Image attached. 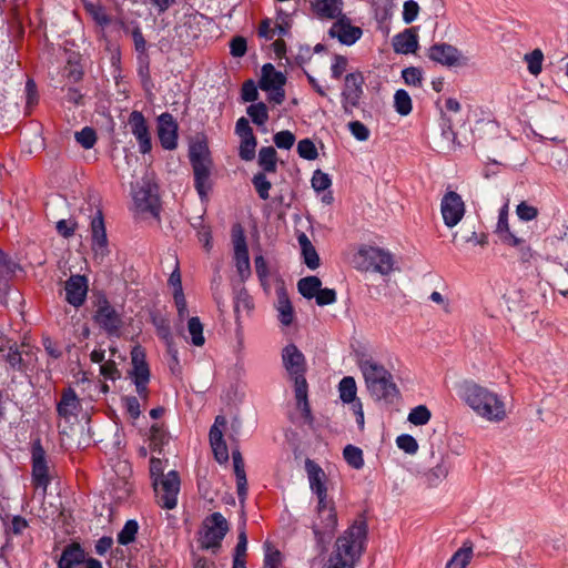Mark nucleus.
Here are the masks:
<instances>
[{"instance_id":"69168bd1","label":"nucleus","mask_w":568,"mask_h":568,"mask_svg":"<svg viewBox=\"0 0 568 568\" xmlns=\"http://www.w3.org/2000/svg\"><path fill=\"white\" fill-rule=\"evenodd\" d=\"M235 266L239 275L244 281L251 275V264L248 252L234 254Z\"/></svg>"},{"instance_id":"4c0bfd02","label":"nucleus","mask_w":568,"mask_h":568,"mask_svg":"<svg viewBox=\"0 0 568 568\" xmlns=\"http://www.w3.org/2000/svg\"><path fill=\"white\" fill-rule=\"evenodd\" d=\"M3 358L9 365L10 369L20 373L27 372L28 365L22 358L21 352L19 351V347L16 343L9 346L7 353L3 354Z\"/></svg>"},{"instance_id":"603ef678","label":"nucleus","mask_w":568,"mask_h":568,"mask_svg":"<svg viewBox=\"0 0 568 568\" xmlns=\"http://www.w3.org/2000/svg\"><path fill=\"white\" fill-rule=\"evenodd\" d=\"M311 183L317 195H321V201L324 204L329 205L333 203L334 196L329 190L332 180H311Z\"/></svg>"},{"instance_id":"9d476101","label":"nucleus","mask_w":568,"mask_h":568,"mask_svg":"<svg viewBox=\"0 0 568 568\" xmlns=\"http://www.w3.org/2000/svg\"><path fill=\"white\" fill-rule=\"evenodd\" d=\"M282 363L291 381L294 382V387L307 384L305 377L307 371L306 359L295 344L290 343L282 349Z\"/></svg>"},{"instance_id":"c756f323","label":"nucleus","mask_w":568,"mask_h":568,"mask_svg":"<svg viewBox=\"0 0 568 568\" xmlns=\"http://www.w3.org/2000/svg\"><path fill=\"white\" fill-rule=\"evenodd\" d=\"M277 295V304L276 310L278 311V321L284 326H290L294 321V308L292 302L288 297L287 291L282 283L281 286L276 288Z\"/></svg>"},{"instance_id":"20e7f679","label":"nucleus","mask_w":568,"mask_h":568,"mask_svg":"<svg viewBox=\"0 0 568 568\" xmlns=\"http://www.w3.org/2000/svg\"><path fill=\"white\" fill-rule=\"evenodd\" d=\"M355 267L362 272L389 275L394 271V255L386 248L363 244L353 256Z\"/></svg>"},{"instance_id":"473e14b6","label":"nucleus","mask_w":568,"mask_h":568,"mask_svg":"<svg viewBox=\"0 0 568 568\" xmlns=\"http://www.w3.org/2000/svg\"><path fill=\"white\" fill-rule=\"evenodd\" d=\"M150 448L159 455L163 454L164 446L170 442V434L164 424L155 423L150 427Z\"/></svg>"},{"instance_id":"f8f14e48","label":"nucleus","mask_w":568,"mask_h":568,"mask_svg":"<svg viewBox=\"0 0 568 568\" xmlns=\"http://www.w3.org/2000/svg\"><path fill=\"white\" fill-rule=\"evenodd\" d=\"M128 124L136 139L139 151L142 154L150 153L152 151V136L144 114L141 111H132L129 115Z\"/></svg>"},{"instance_id":"a878e982","label":"nucleus","mask_w":568,"mask_h":568,"mask_svg":"<svg viewBox=\"0 0 568 568\" xmlns=\"http://www.w3.org/2000/svg\"><path fill=\"white\" fill-rule=\"evenodd\" d=\"M81 409L80 399L72 387H67L61 393V398L57 404L58 416L69 419L70 416L77 415Z\"/></svg>"},{"instance_id":"49530a36","label":"nucleus","mask_w":568,"mask_h":568,"mask_svg":"<svg viewBox=\"0 0 568 568\" xmlns=\"http://www.w3.org/2000/svg\"><path fill=\"white\" fill-rule=\"evenodd\" d=\"M295 398L297 407L301 409L302 415L305 419H313L311 406L308 403V384L294 387Z\"/></svg>"},{"instance_id":"f3484780","label":"nucleus","mask_w":568,"mask_h":568,"mask_svg":"<svg viewBox=\"0 0 568 568\" xmlns=\"http://www.w3.org/2000/svg\"><path fill=\"white\" fill-rule=\"evenodd\" d=\"M20 268V264L0 248V305L7 306L11 281Z\"/></svg>"},{"instance_id":"6e6552de","label":"nucleus","mask_w":568,"mask_h":568,"mask_svg":"<svg viewBox=\"0 0 568 568\" xmlns=\"http://www.w3.org/2000/svg\"><path fill=\"white\" fill-rule=\"evenodd\" d=\"M189 160L193 170V178H210L213 159L205 132H196L190 139Z\"/></svg>"},{"instance_id":"13d9d810","label":"nucleus","mask_w":568,"mask_h":568,"mask_svg":"<svg viewBox=\"0 0 568 568\" xmlns=\"http://www.w3.org/2000/svg\"><path fill=\"white\" fill-rule=\"evenodd\" d=\"M525 61L528 65V71L532 75H538L542 69L544 54L540 49H535L525 55Z\"/></svg>"},{"instance_id":"aec40b11","label":"nucleus","mask_w":568,"mask_h":568,"mask_svg":"<svg viewBox=\"0 0 568 568\" xmlns=\"http://www.w3.org/2000/svg\"><path fill=\"white\" fill-rule=\"evenodd\" d=\"M91 247L95 254L105 256L110 253L108 248V236L104 224V217L101 210H98L95 215L91 220Z\"/></svg>"},{"instance_id":"2f4dec72","label":"nucleus","mask_w":568,"mask_h":568,"mask_svg":"<svg viewBox=\"0 0 568 568\" xmlns=\"http://www.w3.org/2000/svg\"><path fill=\"white\" fill-rule=\"evenodd\" d=\"M64 77L71 83H79L83 80L84 69L80 52L69 51L67 63L64 65Z\"/></svg>"},{"instance_id":"bf43d9fd","label":"nucleus","mask_w":568,"mask_h":568,"mask_svg":"<svg viewBox=\"0 0 568 568\" xmlns=\"http://www.w3.org/2000/svg\"><path fill=\"white\" fill-rule=\"evenodd\" d=\"M251 311L253 308V301L245 287H242L234 297V313L236 318L241 310Z\"/></svg>"},{"instance_id":"b1692460","label":"nucleus","mask_w":568,"mask_h":568,"mask_svg":"<svg viewBox=\"0 0 568 568\" xmlns=\"http://www.w3.org/2000/svg\"><path fill=\"white\" fill-rule=\"evenodd\" d=\"M85 550L78 541H71L62 549L57 560L58 568H77L85 560Z\"/></svg>"},{"instance_id":"6ab92c4d","label":"nucleus","mask_w":568,"mask_h":568,"mask_svg":"<svg viewBox=\"0 0 568 568\" xmlns=\"http://www.w3.org/2000/svg\"><path fill=\"white\" fill-rule=\"evenodd\" d=\"M305 469L308 476L310 488L312 493L316 495L317 501H320L323 508L324 501L328 500L326 486L327 476L323 468L310 458L305 460Z\"/></svg>"},{"instance_id":"2eb2a0df","label":"nucleus","mask_w":568,"mask_h":568,"mask_svg":"<svg viewBox=\"0 0 568 568\" xmlns=\"http://www.w3.org/2000/svg\"><path fill=\"white\" fill-rule=\"evenodd\" d=\"M93 322L106 333L109 337H120L123 320L121 314L113 307L95 310L92 315Z\"/></svg>"},{"instance_id":"a211bd4d","label":"nucleus","mask_w":568,"mask_h":568,"mask_svg":"<svg viewBox=\"0 0 568 568\" xmlns=\"http://www.w3.org/2000/svg\"><path fill=\"white\" fill-rule=\"evenodd\" d=\"M65 301L75 308L81 307L88 295L89 280L85 275L72 274L64 282Z\"/></svg>"},{"instance_id":"dca6fc26","label":"nucleus","mask_w":568,"mask_h":568,"mask_svg":"<svg viewBox=\"0 0 568 568\" xmlns=\"http://www.w3.org/2000/svg\"><path fill=\"white\" fill-rule=\"evenodd\" d=\"M440 209L444 223L448 227L457 225L465 213V205L462 196L455 191H447L442 200Z\"/></svg>"},{"instance_id":"e433bc0d","label":"nucleus","mask_w":568,"mask_h":568,"mask_svg":"<svg viewBox=\"0 0 568 568\" xmlns=\"http://www.w3.org/2000/svg\"><path fill=\"white\" fill-rule=\"evenodd\" d=\"M339 398L345 404H355L359 400L356 396L357 386L354 377L345 376L338 384Z\"/></svg>"},{"instance_id":"0e129e2a","label":"nucleus","mask_w":568,"mask_h":568,"mask_svg":"<svg viewBox=\"0 0 568 568\" xmlns=\"http://www.w3.org/2000/svg\"><path fill=\"white\" fill-rule=\"evenodd\" d=\"M297 153L305 160H315L318 156L317 148L311 139H303L297 143Z\"/></svg>"},{"instance_id":"4d7b16f0","label":"nucleus","mask_w":568,"mask_h":568,"mask_svg":"<svg viewBox=\"0 0 568 568\" xmlns=\"http://www.w3.org/2000/svg\"><path fill=\"white\" fill-rule=\"evenodd\" d=\"M430 417V410L425 405H418L409 412L407 419L415 426H423L429 422Z\"/></svg>"},{"instance_id":"412c9836","label":"nucleus","mask_w":568,"mask_h":568,"mask_svg":"<svg viewBox=\"0 0 568 568\" xmlns=\"http://www.w3.org/2000/svg\"><path fill=\"white\" fill-rule=\"evenodd\" d=\"M329 34L337 37L341 43L352 45L362 37L363 30L352 26L349 19L342 16L329 29Z\"/></svg>"},{"instance_id":"c03bdc74","label":"nucleus","mask_w":568,"mask_h":568,"mask_svg":"<svg viewBox=\"0 0 568 568\" xmlns=\"http://www.w3.org/2000/svg\"><path fill=\"white\" fill-rule=\"evenodd\" d=\"M277 153L273 146H263L258 152V164L268 173H273L276 169Z\"/></svg>"},{"instance_id":"7c9ffc66","label":"nucleus","mask_w":568,"mask_h":568,"mask_svg":"<svg viewBox=\"0 0 568 568\" xmlns=\"http://www.w3.org/2000/svg\"><path fill=\"white\" fill-rule=\"evenodd\" d=\"M210 445L213 450L215 460L219 464H225L229 462V449L223 438V432L216 426H211L209 433Z\"/></svg>"},{"instance_id":"c9c22d12","label":"nucleus","mask_w":568,"mask_h":568,"mask_svg":"<svg viewBox=\"0 0 568 568\" xmlns=\"http://www.w3.org/2000/svg\"><path fill=\"white\" fill-rule=\"evenodd\" d=\"M321 286L322 281L315 275L303 277L297 282L298 293L306 300L315 298Z\"/></svg>"},{"instance_id":"cd10ccee","label":"nucleus","mask_w":568,"mask_h":568,"mask_svg":"<svg viewBox=\"0 0 568 568\" xmlns=\"http://www.w3.org/2000/svg\"><path fill=\"white\" fill-rule=\"evenodd\" d=\"M311 9L318 19L333 20L339 19L343 10L342 0H314Z\"/></svg>"},{"instance_id":"7ed1b4c3","label":"nucleus","mask_w":568,"mask_h":568,"mask_svg":"<svg viewBox=\"0 0 568 568\" xmlns=\"http://www.w3.org/2000/svg\"><path fill=\"white\" fill-rule=\"evenodd\" d=\"M358 366L363 373L366 387L375 400L393 404L400 397V392L393 381L392 373L384 365L369 359H362Z\"/></svg>"},{"instance_id":"338daca9","label":"nucleus","mask_w":568,"mask_h":568,"mask_svg":"<svg viewBox=\"0 0 568 568\" xmlns=\"http://www.w3.org/2000/svg\"><path fill=\"white\" fill-rule=\"evenodd\" d=\"M164 476L163 460L158 457H151L150 459V478L152 479V486L158 493L159 480Z\"/></svg>"},{"instance_id":"58836bf2","label":"nucleus","mask_w":568,"mask_h":568,"mask_svg":"<svg viewBox=\"0 0 568 568\" xmlns=\"http://www.w3.org/2000/svg\"><path fill=\"white\" fill-rule=\"evenodd\" d=\"M203 19H205L204 14L200 13L192 7L187 9V11L184 13L183 26L187 27L191 30V33L187 34L189 37L193 39L199 38L201 33L200 24Z\"/></svg>"},{"instance_id":"37998d69","label":"nucleus","mask_w":568,"mask_h":568,"mask_svg":"<svg viewBox=\"0 0 568 568\" xmlns=\"http://www.w3.org/2000/svg\"><path fill=\"white\" fill-rule=\"evenodd\" d=\"M343 457L347 465L354 469L358 470L364 467L363 450L357 446L352 444L346 445L343 449Z\"/></svg>"},{"instance_id":"393cba45","label":"nucleus","mask_w":568,"mask_h":568,"mask_svg":"<svg viewBox=\"0 0 568 568\" xmlns=\"http://www.w3.org/2000/svg\"><path fill=\"white\" fill-rule=\"evenodd\" d=\"M392 44L396 53H416L419 48L416 28H408L396 34Z\"/></svg>"},{"instance_id":"39448f33","label":"nucleus","mask_w":568,"mask_h":568,"mask_svg":"<svg viewBox=\"0 0 568 568\" xmlns=\"http://www.w3.org/2000/svg\"><path fill=\"white\" fill-rule=\"evenodd\" d=\"M316 511L317 517L312 524V530L318 554L324 555L337 528V513L333 500H325L323 508L317 501Z\"/></svg>"},{"instance_id":"4be33fe9","label":"nucleus","mask_w":568,"mask_h":568,"mask_svg":"<svg viewBox=\"0 0 568 568\" xmlns=\"http://www.w3.org/2000/svg\"><path fill=\"white\" fill-rule=\"evenodd\" d=\"M145 351L141 345H135L131 349L132 369L129 371V377L133 383L150 381L151 372L146 362Z\"/></svg>"},{"instance_id":"f704fd0d","label":"nucleus","mask_w":568,"mask_h":568,"mask_svg":"<svg viewBox=\"0 0 568 568\" xmlns=\"http://www.w3.org/2000/svg\"><path fill=\"white\" fill-rule=\"evenodd\" d=\"M473 557V544L465 541L448 560L445 568H466Z\"/></svg>"},{"instance_id":"4468645a","label":"nucleus","mask_w":568,"mask_h":568,"mask_svg":"<svg viewBox=\"0 0 568 568\" xmlns=\"http://www.w3.org/2000/svg\"><path fill=\"white\" fill-rule=\"evenodd\" d=\"M159 485L161 486L162 491L159 505L169 510L175 508L181 487L180 474L176 470H170L165 476L160 478Z\"/></svg>"},{"instance_id":"3c124183","label":"nucleus","mask_w":568,"mask_h":568,"mask_svg":"<svg viewBox=\"0 0 568 568\" xmlns=\"http://www.w3.org/2000/svg\"><path fill=\"white\" fill-rule=\"evenodd\" d=\"M232 243L235 253L248 252L246 236L243 226L240 223H235L231 230Z\"/></svg>"},{"instance_id":"6e6d98bb","label":"nucleus","mask_w":568,"mask_h":568,"mask_svg":"<svg viewBox=\"0 0 568 568\" xmlns=\"http://www.w3.org/2000/svg\"><path fill=\"white\" fill-rule=\"evenodd\" d=\"M136 53V65L151 67V57L149 53L150 44L145 38H139L138 42L133 43Z\"/></svg>"},{"instance_id":"a18cd8bd","label":"nucleus","mask_w":568,"mask_h":568,"mask_svg":"<svg viewBox=\"0 0 568 568\" xmlns=\"http://www.w3.org/2000/svg\"><path fill=\"white\" fill-rule=\"evenodd\" d=\"M139 524L135 519H129L118 534V542L122 546L132 544L138 535Z\"/></svg>"},{"instance_id":"8fccbe9b","label":"nucleus","mask_w":568,"mask_h":568,"mask_svg":"<svg viewBox=\"0 0 568 568\" xmlns=\"http://www.w3.org/2000/svg\"><path fill=\"white\" fill-rule=\"evenodd\" d=\"M187 331L191 335V343L194 346H203L205 338L203 335V324L197 316H193L187 322Z\"/></svg>"},{"instance_id":"09e8293b","label":"nucleus","mask_w":568,"mask_h":568,"mask_svg":"<svg viewBox=\"0 0 568 568\" xmlns=\"http://www.w3.org/2000/svg\"><path fill=\"white\" fill-rule=\"evenodd\" d=\"M449 471V465L445 460L444 457L440 458V462L434 466L432 469H429L428 473H426V479L429 486H436L438 483H440L444 478L447 477Z\"/></svg>"},{"instance_id":"a19ab883","label":"nucleus","mask_w":568,"mask_h":568,"mask_svg":"<svg viewBox=\"0 0 568 568\" xmlns=\"http://www.w3.org/2000/svg\"><path fill=\"white\" fill-rule=\"evenodd\" d=\"M112 22L122 30L124 34L130 36L133 43L138 42L139 38H144L140 23L135 20L126 21L124 18H116L112 20Z\"/></svg>"},{"instance_id":"de8ad7c7","label":"nucleus","mask_w":568,"mask_h":568,"mask_svg":"<svg viewBox=\"0 0 568 568\" xmlns=\"http://www.w3.org/2000/svg\"><path fill=\"white\" fill-rule=\"evenodd\" d=\"M246 112L256 125H264L268 121V108L264 102L248 105Z\"/></svg>"},{"instance_id":"1a4fd4ad","label":"nucleus","mask_w":568,"mask_h":568,"mask_svg":"<svg viewBox=\"0 0 568 568\" xmlns=\"http://www.w3.org/2000/svg\"><path fill=\"white\" fill-rule=\"evenodd\" d=\"M31 480L36 488L47 490L51 483L49 474V460L42 440L39 436L31 442Z\"/></svg>"},{"instance_id":"72a5a7b5","label":"nucleus","mask_w":568,"mask_h":568,"mask_svg":"<svg viewBox=\"0 0 568 568\" xmlns=\"http://www.w3.org/2000/svg\"><path fill=\"white\" fill-rule=\"evenodd\" d=\"M26 105H24V115L29 116L32 114L34 109L38 106L40 102V93L38 90V84L32 77H27L26 88Z\"/></svg>"},{"instance_id":"c85d7f7f","label":"nucleus","mask_w":568,"mask_h":568,"mask_svg":"<svg viewBox=\"0 0 568 568\" xmlns=\"http://www.w3.org/2000/svg\"><path fill=\"white\" fill-rule=\"evenodd\" d=\"M234 474L236 478V493L239 497V501L242 506L247 497V478L244 468V460L241 452L236 448L232 452Z\"/></svg>"},{"instance_id":"79ce46f5","label":"nucleus","mask_w":568,"mask_h":568,"mask_svg":"<svg viewBox=\"0 0 568 568\" xmlns=\"http://www.w3.org/2000/svg\"><path fill=\"white\" fill-rule=\"evenodd\" d=\"M247 550L246 517L242 511V521L239 524L237 544L233 551V558L245 559Z\"/></svg>"},{"instance_id":"774afa93","label":"nucleus","mask_w":568,"mask_h":568,"mask_svg":"<svg viewBox=\"0 0 568 568\" xmlns=\"http://www.w3.org/2000/svg\"><path fill=\"white\" fill-rule=\"evenodd\" d=\"M396 444L399 449L406 454L414 455L418 450V443L414 436L409 434H402L396 438Z\"/></svg>"},{"instance_id":"680f3d73","label":"nucleus","mask_w":568,"mask_h":568,"mask_svg":"<svg viewBox=\"0 0 568 568\" xmlns=\"http://www.w3.org/2000/svg\"><path fill=\"white\" fill-rule=\"evenodd\" d=\"M254 264H255V272L258 277V281H260L261 285L263 286V288L265 291H267L270 287V284H268L270 272H268L267 262L263 255H257L254 258Z\"/></svg>"},{"instance_id":"f257e3e1","label":"nucleus","mask_w":568,"mask_h":568,"mask_svg":"<svg viewBox=\"0 0 568 568\" xmlns=\"http://www.w3.org/2000/svg\"><path fill=\"white\" fill-rule=\"evenodd\" d=\"M368 524L362 513L352 525L337 537L335 550L322 568H355L356 562L366 550Z\"/></svg>"},{"instance_id":"5701e85b","label":"nucleus","mask_w":568,"mask_h":568,"mask_svg":"<svg viewBox=\"0 0 568 568\" xmlns=\"http://www.w3.org/2000/svg\"><path fill=\"white\" fill-rule=\"evenodd\" d=\"M364 83L365 79L361 71L346 74L345 87L341 93L342 99L349 100L352 105H359L361 99L364 94Z\"/></svg>"},{"instance_id":"9b49d317","label":"nucleus","mask_w":568,"mask_h":568,"mask_svg":"<svg viewBox=\"0 0 568 568\" xmlns=\"http://www.w3.org/2000/svg\"><path fill=\"white\" fill-rule=\"evenodd\" d=\"M427 57L432 61L448 68L467 65V58L456 47L445 42L430 45Z\"/></svg>"},{"instance_id":"ddd939ff","label":"nucleus","mask_w":568,"mask_h":568,"mask_svg":"<svg viewBox=\"0 0 568 568\" xmlns=\"http://www.w3.org/2000/svg\"><path fill=\"white\" fill-rule=\"evenodd\" d=\"M158 136L161 146L164 150L172 151L178 148L179 124L174 116L169 112H163L156 119Z\"/></svg>"},{"instance_id":"5fc2aeb1","label":"nucleus","mask_w":568,"mask_h":568,"mask_svg":"<svg viewBox=\"0 0 568 568\" xmlns=\"http://www.w3.org/2000/svg\"><path fill=\"white\" fill-rule=\"evenodd\" d=\"M74 139L83 149H91L98 141V134L92 126H84L81 131L75 132Z\"/></svg>"},{"instance_id":"ea45409f","label":"nucleus","mask_w":568,"mask_h":568,"mask_svg":"<svg viewBox=\"0 0 568 568\" xmlns=\"http://www.w3.org/2000/svg\"><path fill=\"white\" fill-rule=\"evenodd\" d=\"M83 8L97 24L105 27L112 23V18L105 12V9L102 4L84 2Z\"/></svg>"},{"instance_id":"bb28decb","label":"nucleus","mask_w":568,"mask_h":568,"mask_svg":"<svg viewBox=\"0 0 568 568\" xmlns=\"http://www.w3.org/2000/svg\"><path fill=\"white\" fill-rule=\"evenodd\" d=\"M286 81L287 78L283 72L277 71L272 63H265L261 69L258 88L262 91H270L278 87H285Z\"/></svg>"},{"instance_id":"423d86ee","label":"nucleus","mask_w":568,"mask_h":568,"mask_svg":"<svg viewBox=\"0 0 568 568\" xmlns=\"http://www.w3.org/2000/svg\"><path fill=\"white\" fill-rule=\"evenodd\" d=\"M229 530V523L221 513L215 511L206 516L202 521L201 529L197 531L200 548L217 554Z\"/></svg>"},{"instance_id":"e2e57ef3","label":"nucleus","mask_w":568,"mask_h":568,"mask_svg":"<svg viewBox=\"0 0 568 568\" xmlns=\"http://www.w3.org/2000/svg\"><path fill=\"white\" fill-rule=\"evenodd\" d=\"M136 73L140 79L141 87L146 97H152V90L154 88V83L151 77V67H142L136 65Z\"/></svg>"},{"instance_id":"864d4df0","label":"nucleus","mask_w":568,"mask_h":568,"mask_svg":"<svg viewBox=\"0 0 568 568\" xmlns=\"http://www.w3.org/2000/svg\"><path fill=\"white\" fill-rule=\"evenodd\" d=\"M394 106L398 114L408 115L412 112V99L409 94L400 89L397 90L394 95Z\"/></svg>"},{"instance_id":"0eeeda50","label":"nucleus","mask_w":568,"mask_h":568,"mask_svg":"<svg viewBox=\"0 0 568 568\" xmlns=\"http://www.w3.org/2000/svg\"><path fill=\"white\" fill-rule=\"evenodd\" d=\"M131 192L138 212L150 213L155 219L160 217L161 199L159 185L154 180H135L131 183Z\"/></svg>"},{"instance_id":"052dcab7","label":"nucleus","mask_w":568,"mask_h":568,"mask_svg":"<svg viewBox=\"0 0 568 568\" xmlns=\"http://www.w3.org/2000/svg\"><path fill=\"white\" fill-rule=\"evenodd\" d=\"M256 138L255 135L248 138H242L239 155L244 161H252L255 158V149H256Z\"/></svg>"},{"instance_id":"f03ea898","label":"nucleus","mask_w":568,"mask_h":568,"mask_svg":"<svg viewBox=\"0 0 568 568\" xmlns=\"http://www.w3.org/2000/svg\"><path fill=\"white\" fill-rule=\"evenodd\" d=\"M459 396L474 412L488 420L501 422L506 417L505 404L499 396L474 381L460 384Z\"/></svg>"}]
</instances>
